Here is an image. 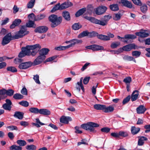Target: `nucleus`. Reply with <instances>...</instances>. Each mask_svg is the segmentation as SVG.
Listing matches in <instances>:
<instances>
[{
    "instance_id": "obj_22",
    "label": "nucleus",
    "mask_w": 150,
    "mask_h": 150,
    "mask_svg": "<svg viewBox=\"0 0 150 150\" xmlns=\"http://www.w3.org/2000/svg\"><path fill=\"white\" fill-rule=\"evenodd\" d=\"M62 15L66 21H69L70 20V14L69 12L67 11H63L62 13Z\"/></svg>"
},
{
    "instance_id": "obj_12",
    "label": "nucleus",
    "mask_w": 150,
    "mask_h": 150,
    "mask_svg": "<svg viewBox=\"0 0 150 150\" xmlns=\"http://www.w3.org/2000/svg\"><path fill=\"white\" fill-rule=\"evenodd\" d=\"M62 17H57L53 23H51V26L52 28H54L59 25L62 22Z\"/></svg>"
},
{
    "instance_id": "obj_53",
    "label": "nucleus",
    "mask_w": 150,
    "mask_h": 150,
    "mask_svg": "<svg viewBox=\"0 0 150 150\" xmlns=\"http://www.w3.org/2000/svg\"><path fill=\"white\" fill-rule=\"evenodd\" d=\"M141 54L140 52L135 51L132 52V54L133 56L135 57H139Z\"/></svg>"
},
{
    "instance_id": "obj_24",
    "label": "nucleus",
    "mask_w": 150,
    "mask_h": 150,
    "mask_svg": "<svg viewBox=\"0 0 150 150\" xmlns=\"http://www.w3.org/2000/svg\"><path fill=\"white\" fill-rule=\"evenodd\" d=\"M121 2L123 6L129 8H131L132 7V5L131 2L127 0H121Z\"/></svg>"
},
{
    "instance_id": "obj_57",
    "label": "nucleus",
    "mask_w": 150,
    "mask_h": 150,
    "mask_svg": "<svg viewBox=\"0 0 150 150\" xmlns=\"http://www.w3.org/2000/svg\"><path fill=\"white\" fill-rule=\"evenodd\" d=\"M83 81V78H81L79 82H78L77 83V84L81 87V89L82 91H84V89L83 86L82 82Z\"/></svg>"
},
{
    "instance_id": "obj_48",
    "label": "nucleus",
    "mask_w": 150,
    "mask_h": 150,
    "mask_svg": "<svg viewBox=\"0 0 150 150\" xmlns=\"http://www.w3.org/2000/svg\"><path fill=\"white\" fill-rule=\"evenodd\" d=\"M68 48L67 46H60L55 47L54 49L56 50L60 51L62 50H64Z\"/></svg>"
},
{
    "instance_id": "obj_18",
    "label": "nucleus",
    "mask_w": 150,
    "mask_h": 150,
    "mask_svg": "<svg viewBox=\"0 0 150 150\" xmlns=\"http://www.w3.org/2000/svg\"><path fill=\"white\" fill-rule=\"evenodd\" d=\"M117 37L118 39L121 38L124 39L125 38L126 39L132 40L136 38V36L135 35L131 34H127L125 35L124 37H121L119 36H117Z\"/></svg>"
},
{
    "instance_id": "obj_45",
    "label": "nucleus",
    "mask_w": 150,
    "mask_h": 150,
    "mask_svg": "<svg viewBox=\"0 0 150 150\" xmlns=\"http://www.w3.org/2000/svg\"><path fill=\"white\" fill-rule=\"evenodd\" d=\"M120 44V42H113L111 43L110 47L112 49H115L117 48Z\"/></svg>"
},
{
    "instance_id": "obj_15",
    "label": "nucleus",
    "mask_w": 150,
    "mask_h": 150,
    "mask_svg": "<svg viewBox=\"0 0 150 150\" xmlns=\"http://www.w3.org/2000/svg\"><path fill=\"white\" fill-rule=\"evenodd\" d=\"M60 120L61 122L67 124L69 121L71 120V118L70 117L62 116L60 118Z\"/></svg>"
},
{
    "instance_id": "obj_25",
    "label": "nucleus",
    "mask_w": 150,
    "mask_h": 150,
    "mask_svg": "<svg viewBox=\"0 0 150 150\" xmlns=\"http://www.w3.org/2000/svg\"><path fill=\"white\" fill-rule=\"evenodd\" d=\"M104 105L96 104L93 105L94 108L97 110H102L103 112Z\"/></svg>"
},
{
    "instance_id": "obj_13",
    "label": "nucleus",
    "mask_w": 150,
    "mask_h": 150,
    "mask_svg": "<svg viewBox=\"0 0 150 150\" xmlns=\"http://www.w3.org/2000/svg\"><path fill=\"white\" fill-rule=\"evenodd\" d=\"M114 110V108L112 105H110L108 106H106L104 105L103 112L105 113L111 112Z\"/></svg>"
},
{
    "instance_id": "obj_7",
    "label": "nucleus",
    "mask_w": 150,
    "mask_h": 150,
    "mask_svg": "<svg viewBox=\"0 0 150 150\" xmlns=\"http://www.w3.org/2000/svg\"><path fill=\"white\" fill-rule=\"evenodd\" d=\"M32 62L30 61L23 62L20 64L18 67L20 69H26L31 66Z\"/></svg>"
},
{
    "instance_id": "obj_4",
    "label": "nucleus",
    "mask_w": 150,
    "mask_h": 150,
    "mask_svg": "<svg viewBox=\"0 0 150 150\" xmlns=\"http://www.w3.org/2000/svg\"><path fill=\"white\" fill-rule=\"evenodd\" d=\"M29 33V32L27 31L26 28L25 26H22L20 30L16 32L15 35L12 37V38L13 39H18L22 38Z\"/></svg>"
},
{
    "instance_id": "obj_10",
    "label": "nucleus",
    "mask_w": 150,
    "mask_h": 150,
    "mask_svg": "<svg viewBox=\"0 0 150 150\" xmlns=\"http://www.w3.org/2000/svg\"><path fill=\"white\" fill-rule=\"evenodd\" d=\"M149 32L148 30H146L140 32H137L135 34L137 36L140 37L145 38L148 37L149 35Z\"/></svg>"
},
{
    "instance_id": "obj_35",
    "label": "nucleus",
    "mask_w": 150,
    "mask_h": 150,
    "mask_svg": "<svg viewBox=\"0 0 150 150\" xmlns=\"http://www.w3.org/2000/svg\"><path fill=\"white\" fill-rule=\"evenodd\" d=\"M93 51H98L100 50H103L104 47L101 46L97 45H93Z\"/></svg>"
},
{
    "instance_id": "obj_14",
    "label": "nucleus",
    "mask_w": 150,
    "mask_h": 150,
    "mask_svg": "<svg viewBox=\"0 0 150 150\" xmlns=\"http://www.w3.org/2000/svg\"><path fill=\"white\" fill-rule=\"evenodd\" d=\"M139 95V91L137 90H135L133 91L131 95V98L132 101L136 100Z\"/></svg>"
},
{
    "instance_id": "obj_56",
    "label": "nucleus",
    "mask_w": 150,
    "mask_h": 150,
    "mask_svg": "<svg viewBox=\"0 0 150 150\" xmlns=\"http://www.w3.org/2000/svg\"><path fill=\"white\" fill-rule=\"evenodd\" d=\"M19 103L20 105L25 107H27L29 105V103L26 101H22L20 102Z\"/></svg>"
},
{
    "instance_id": "obj_52",
    "label": "nucleus",
    "mask_w": 150,
    "mask_h": 150,
    "mask_svg": "<svg viewBox=\"0 0 150 150\" xmlns=\"http://www.w3.org/2000/svg\"><path fill=\"white\" fill-rule=\"evenodd\" d=\"M98 33L95 31H93L92 32H90L88 33V37L89 38H92L96 36H97Z\"/></svg>"
},
{
    "instance_id": "obj_37",
    "label": "nucleus",
    "mask_w": 150,
    "mask_h": 150,
    "mask_svg": "<svg viewBox=\"0 0 150 150\" xmlns=\"http://www.w3.org/2000/svg\"><path fill=\"white\" fill-rule=\"evenodd\" d=\"M123 59L124 60H127L128 61H133L135 63L136 62V61L135 59L133 57H132L126 55L123 57Z\"/></svg>"
},
{
    "instance_id": "obj_61",
    "label": "nucleus",
    "mask_w": 150,
    "mask_h": 150,
    "mask_svg": "<svg viewBox=\"0 0 150 150\" xmlns=\"http://www.w3.org/2000/svg\"><path fill=\"white\" fill-rule=\"evenodd\" d=\"M100 130L102 132L108 133L110 132V129L108 127H104L101 128Z\"/></svg>"
},
{
    "instance_id": "obj_36",
    "label": "nucleus",
    "mask_w": 150,
    "mask_h": 150,
    "mask_svg": "<svg viewBox=\"0 0 150 150\" xmlns=\"http://www.w3.org/2000/svg\"><path fill=\"white\" fill-rule=\"evenodd\" d=\"M61 8L60 4L59 3L55 5V6L52 9L51 11V12H55L57 10H62Z\"/></svg>"
},
{
    "instance_id": "obj_1",
    "label": "nucleus",
    "mask_w": 150,
    "mask_h": 150,
    "mask_svg": "<svg viewBox=\"0 0 150 150\" xmlns=\"http://www.w3.org/2000/svg\"><path fill=\"white\" fill-rule=\"evenodd\" d=\"M85 18L92 23L104 26L107 24L108 21L112 18V16L110 15L105 16L103 19L102 20H98L94 17H91L86 16Z\"/></svg>"
},
{
    "instance_id": "obj_40",
    "label": "nucleus",
    "mask_w": 150,
    "mask_h": 150,
    "mask_svg": "<svg viewBox=\"0 0 150 150\" xmlns=\"http://www.w3.org/2000/svg\"><path fill=\"white\" fill-rule=\"evenodd\" d=\"M122 15L120 13L118 12L117 13H115L113 16V19L115 21H118L119 20L122 16Z\"/></svg>"
},
{
    "instance_id": "obj_16",
    "label": "nucleus",
    "mask_w": 150,
    "mask_h": 150,
    "mask_svg": "<svg viewBox=\"0 0 150 150\" xmlns=\"http://www.w3.org/2000/svg\"><path fill=\"white\" fill-rule=\"evenodd\" d=\"M82 41L81 40L77 39H73L71 40V44L67 45L68 48L74 46L75 44L81 43Z\"/></svg>"
},
{
    "instance_id": "obj_62",
    "label": "nucleus",
    "mask_w": 150,
    "mask_h": 150,
    "mask_svg": "<svg viewBox=\"0 0 150 150\" xmlns=\"http://www.w3.org/2000/svg\"><path fill=\"white\" fill-rule=\"evenodd\" d=\"M119 137L120 136L123 137H126L128 135L127 133L126 132H125L121 131L119 132Z\"/></svg>"
},
{
    "instance_id": "obj_33",
    "label": "nucleus",
    "mask_w": 150,
    "mask_h": 150,
    "mask_svg": "<svg viewBox=\"0 0 150 150\" xmlns=\"http://www.w3.org/2000/svg\"><path fill=\"white\" fill-rule=\"evenodd\" d=\"M97 37L98 38L103 40L108 41L109 39L108 37L106 35L102 34L98 35V34Z\"/></svg>"
},
{
    "instance_id": "obj_3",
    "label": "nucleus",
    "mask_w": 150,
    "mask_h": 150,
    "mask_svg": "<svg viewBox=\"0 0 150 150\" xmlns=\"http://www.w3.org/2000/svg\"><path fill=\"white\" fill-rule=\"evenodd\" d=\"M99 126V125L93 122L83 124L81 125V127L83 129L94 132H96V131L95 129V127H97Z\"/></svg>"
},
{
    "instance_id": "obj_9",
    "label": "nucleus",
    "mask_w": 150,
    "mask_h": 150,
    "mask_svg": "<svg viewBox=\"0 0 150 150\" xmlns=\"http://www.w3.org/2000/svg\"><path fill=\"white\" fill-rule=\"evenodd\" d=\"M48 29V28L46 26H42L36 28L35 30V32L36 33H43L46 32Z\"/></svg>"
},
{
    "instance_id": "obj_29",
    "label": "nucleus",
    "mask_w": 150,
    "mask_h": 150,
    "mask_svg": "<svg viewBox=\"0 0 150 150\" xmlns=\"http://www.w3.org/2000/svg\"><path fill=\"white\" fill-rule=\"evenodd\" d=\"M147 140V138L146 137L142 136L139 139L138 144L139 146H142L144 144V141H146Z\"/></svg>"
},
{
    "instance_id": "obj_17",
    "label": "nucleus",
    "mask_w": 150,
    "mask_h": 150,
    "mask_svg": "<svg viewBox=\"0 0 150 150\" xmlns=\"http://www.w3.org/2000/svg\"><path fill=\"white\" fill-rule=\"evenodd\" d=\"M73 5V4L69 1L65 2L60 5L62 10L64 9Z\"/></svg>"
},
{
    "instance_id": "obj_23",
    "label": "nucleus",
    "mask_w": 150,
    "mask_h": 150,
    "mask_svg": "<svg viewBox=\"0 0 150 150\" xmlns=\"http://www.w3.org/2000/svg\"><path fill=\"white\" fill-rule=\"evenodd\" d=\"M23 113L22 112L16 111L15 112L13 116L17 118L20 120H22L23 118Z\"/></svg>"
},
{
    "instance_id": "obj_30",
    "label": "nucleus",
    "mask_w": 150,
    "mask_h": 150,
    "mask_svg": "<svg viewBox=\"0 0 150 150\" xmlns=\"http://www.w3.org/2000/svg\"><path fill=\"white\" fill-rule=\"evenodd\" d=\"M46 15L45 14H41L36 16L35 21H39L44 19L46 17Z\"/></svg>"
},
{
    "instance_id": "obj_55",
    "label": "nucleus",
    "mask_w": 150,
    "mask_h": 150,
    "mask_svg": "<svg viewBox=\"0 0 150 150\" xmlns=\"http://www.w3.org/2000/svg\"><path fill=\"white\" fill-rule=\"evenodd\" d=\"M132 81V79L130 77H128L125 78L123 80V82L126 83V84H130V82Z\"/></svg>"
},
{
    "instance_id": "obj_38",
    "label": "nucleus",
    "mask_w": 150,
    "mask_h": 150,
    "mask_svg": "<svg viewBox=\"0 0 150 150\" xmlns=\"http://www.w3.org/2000/svg\"><path fill=\"white\" fill-rule=\"evenodd\" d=\"M57 17V16L56 15L52 14L49 16V20L51 22V23H53Z\"/></svg>"
},
{
    "instance_id": "obj_5",
    "label": "nucleus",
    "mask_w": 150,
    "mask_h": 150,
    "mask_svg": "<svg viewBox=\"0 0 150 150\" xmlns=\"http://www.w3.org/2000/svg\"><path fill=\"white\" fill-rule=\"evenodd\" d=\"M107 9V7L103 6H100L94 9V12L96 15H100L104 13Z\"/></svg>"
},
{
    "instance_id": "obj_20",
    "label": "nucleus",
    "mask_w": 150,
    "mask_h": 150,
    "mask_svg": "<svg viewBox=\"0 0 150 150\" xmlns=\"http://www.w3.org/2000/svg\"><path fill=\"white\" fill-rule=\"evenodd\" d=\"M39 113L44 115H48L50 114V111L47 109H41L39 110Z\"/></svg>"
},
{
    "instance_id": "obj_11",
    "label": "nucleus",
    "mask_w": 150,
    "mask_h": 150,
    "mask_svg": "<svg viewBox=\"0 0 150 150\" xmlns=\"http://www.w3.org/2000/svg\"><path fill=\"white\" fill-rule=\"evenodd\" d=\"M136 45L135 44H130L123 47L122 49L125 51H129L132 49H136Z\"/></svg>"
},
{
    "instance_id": "obj_60",
    "label": "nucleus",
    "mask_w": 150,
    "mask_h": 150,
    "mask_svg": "<svg viewBox=\"0 0 150 150\" xmlns=\"http://www.w3.org/2000/svg\"><path fill=\"white\" fill-rule=\"evenodd\" d=\"M140 9L142 12L145 13L147 10V7L146 5H144L141 6Z\"/></svg>"
},
{
    "instance_id": "obj_21",
    "label": "nucleus",
    "mask_w": 150,
    "mask_h": 150,
    "mask_svg": "<svg viewBox=\"0 0 150 150\" xmlns=\"http://www.w3.org/2000/svg\"><path fill=\"white\" fill-rule=\"evenodd\" d=\"M136 110L138 114H141L144 112L146 110V109L144 106L141 105L137 108Z\"/></svg>"
},
{
    "instance_id": "obj_42",
    "label": "nucleus",
    "mask_w": 150,
    "mask_h": 150,
    "mask_svg": "<svg viewBox=\"0 0 150 150\" xmlns=\"http://www.w3.org/2000/svg\"><path fill=\"white\" fill-rule=\"evenodd\" d=\"M10 149L11 150H22V148L20 146H16V145H13L10 147Z\"/></svg>"
},
{
    "instance_id": "obj_44",
    "label": "nucleus",
    "mask_w": 150,
    "mask_h": 150,
    "mask_svg": "<svg viewBox=\"0 0 150 150\" xmlns=\"http://www.w3.org/2000/svg\"><path fill=\"white\" fill-rule=\"evenodd\" d=\"M26 149L28 150H36V146L33 144L28 145L26 146Z\"/></svg>"
},
{
    "instance_id": "obj_63",
    "label": "nucleus",
    "mask_w": 150,
    "mask_h": 150,
    "mask_svg": "<svg viewBox=\"0 0 150 150\" xmlns=\"http://www.w3.org/2000/svg\"><path fill=\"white\" fill-rule=\"evenodd\" d=\"M130 98L131 96H127V97L125 98L123 100V104L125 105L127 103H128L129 101Z\"/></svg>"
},
{
    "instance_id": "obj_8",
    "label": "nucleus",
    "mask_w": 150,
    "mask_h": 150,
    "mask_svg": "<svg viewBox=\"0 0 150 150\" xmlns=\"http://www.w3.org/2000/svg\"><path fill=\"white\" fill-rule=\"evenodd\" d=\"M45 56H39L32 63V65H36L40 64L45 59Z\"/></svg>"
},
{
    "instance_id": "obj_47",
    "label": "nucleus",
    "mask_w": 150,
    "mask_h": 150,
    "mask_svg": "<svg viewBox=\"0 0 150 150\" xmlns=\"http://www.w3.org/2000/svg\"><path fill=\"white\" fill-rule=\"evenodd\" d=\"M7 70L12 72L14 73L17 71L16 69L13 67H7Z\"/></svg>"
},
{
    "instance_id": "obj_59",
    "label": "nucleus",
    "mask_w": 150,
    "mask_h": 150,
    "mask_svg": "<svg viewBox=\"0 0 150 150\" xmlns=\"http://www.w3.org/2000/svg\"><path fill=\"white\" fill-rule=\"evenodd\" d=\"M7 128L11 131H13L14 130H17L18 128L17 127L15 126L11 125L7 127Z\"/></svg>"
},
{
    "instance_id": "obj_2",
    "label": "nucleus",
    "mask_w": 150,
    "mask_h": 150,
    "mask_svg": "<svg viewBox=\"0 0 150 150\" xmlns=\"http://www.w3.org/2000/svg\"><path fill=\"white\" fill-rule=\"evenodd\" d=\"M38 44H35L30 45H27L25 47L21 48V51L18 54V57L20 58H22L26 56H30V53L31 50L34 49L38 47Z\"/></svg>"
},
{
    "instance_id": "obj_58",
    "label": "nucleus",
    "mask_w": 150,
    "mask_h": 150,
    "mask_svg": "<svg viewBox=\"0 0 150 150\" xmlns=\"http://www.w3.org/2000/svg\"><path fill=\"white\" fill-rule=\"evenodd\" d=\"M33 79L36 83L38 84L40 83V82L39 80V76L38 75L36 74L35 75H34Z\"/></svg>"
},
{
    "instance_id": "obj_28",
    "label": "nucleus",
    "mask_w": 150,
    "mask_h": 150,
    "mask_svg": "<svg viewBox=\"0 0 150 150\" xmlns=\"http://www.w3.org/2000/svg\"><path fill=\"white\" fill-rule=\"evenodd\" d=\"M26 27L29 28H35L36 27V26L35 23L34 22L31 20H29L28 22L26 23Z\"/></svg>"
},
{
    "instance_id": "obj_26",
    "label": "nucleus",
    "mask_w": 150,
    "mask_h": 150,
    "mask_svg": "<svg viewBox=\"0 0 150 150\" xmlns=\"http://www.w3.org/2000/svg\"><path fill=\"white\" fill-rule=\"evenodd\" d=\"M49 51L47 48H44L41 49L39 52L40 56H45V55L47 54Z\"/></svg>"
},
{
    "instance_id": "obj_31",
    "label": "nucleus",
    "mask_w": 150,
    "mask_h": 150,
    "mask_svg": "<svg viewBox=\"0 0 150 150\" xmlns=\"http://www.w3.org/2000/svg\"><path fill=\"white\" fill-rule=\"evenodd\" d=\"M140 130V128L139 127L136 128L135 126L131 127V131L132 134L134 135L137 134Z\"/></svg>"
},
{
    "instance_id": "obj_49",
    "label": "nucleus",
    "mask_w": 150,
    "mask_h": 150,
    "mask_svg": "<svg viewBox=\"0 0 150 150\" xmlns=\"http://www.w3.org/2000/svg\"><path fill=\"white\" fill-rule=\"evenodd\" d=\"M2 107L4 110L8 111L11 110V106L5 103L3 105Z\"/></svg>"
},
{
    "instance_id": "obj_19",
    "label": "nucleus",
    "mask_w": 150,
    "mask_h": 150,
    "mask_svg": "<svg viewBox=\"0 0 150 150\" xmlns=\"http://www.w3.org/2000/svg\"><path fill=\"white\" fill-rule=\"evenodd\" d=\"M38 44L39 45L38 47L35 48L34 49L31 50H32V51L31 52L30 51V56L31 55L33 57L35 56L41 49V47L40 45L38 44Z\"/></svg>"
},
{
    "instance_id": "obj_27",
    "label": "nucleus",
    "mask_w": 150,
    "mask_h": 150,
    "mask_svg": "<svg viewBox=\"0 0 150 150\" xmlns=\"http://www.w3.org/2000/svg\"><path fill=\"white\" fill-rule=\"evenodd\" d=\"M86 8H83L79 9L75 14L76 17H77L82 15L86 11Z\"/></svg>"
},
{
    "instance_id": "obj_43",
    "label": "nucleus",
    "mask_w": 150,
    "mask_h": 150,
    "mask_svg": "<svg viewBox=\"0 0 150 150\" xmlns=\"http://www.w3.org/2000/svg\"><path fill=\"white\" fill-rule=\"evenodd\" d=\"M17 143L20 146H24L26 144V142L25 141L21 139L18 140Z\"/></svg>"
},
{
    "instance_id": "obj_54",
    "label": "nucleus",
    "mask_w": 150,
    "mask_h": 150,
    "mask_svg": "<svg viewBox=\"0 0 150 150\" xmlns=\"http://www.w3.org/2000/svg\"><path fill=\"white\" fill-rule=\"evenodd\" d=\"M29 20H33L35 21L36 16H35L33 13H32L29 14L28 16Z\"/></svg>"
},
{
    "instance_id": "obj_46",
    "label": "nucleus",
    "mask_w": 150,
    "mask_h": 150,
    "mask_svg": "<svg viewBox=\"0 0 150 150\" xmlns=\"http://www.w3.org/2000/svg\"><path fill=\"white\" fill-rule=\"evenodd\" d=\"M13 98L15 99H22L23 96L20 94L17 93L14 95Z\"/></svg>"
},
{
    "instance_id": "obj_34",
    "label": "nucleus",
    "mask_w": 150,
    "mask_h": 150,
    "mask_svg": "<svg viewBox=\"0 0 150 150\" xmlns=\"http://www.w3.org/2000/svg\"><path fill=\"white\" fill-rule=\"evenodd\" d=\"M35 0H30L27 4V7L28 8H32L35 4Z\"/></svg>"
},
{
    "instance_id": "obj_39",
    "label": "nucleus",
    "mask_w": 150,
    "mask_h": 150,
    "mask_svg": "<svg viewBox=\"0 0 150 150\" xmlns=\"http://www.w3.org/2000/svg\"><path fill=\"white\" fill-rule=\"evenodd\" d=\"M81 27L82 25L79 23H75L72 25V29L75 30H78Z\"/></svg>"
},
{
    "instance_id": "obj_50",
    "label": "nucleus",
    "mask_w": 150,
    "mask_h": 150,
    "mask_svg": "<svg viewBox=\"0 0 150 150\" xmlns=\"http://www.w3.org/2000/svg\"><path fill=\"white\" fill-rule=\"evenodd\" d=\"M88 33L87 31H83L78 36L79 38H81L87 36H88Z\"/></svg>"
},
{
    "instance_id": "obj_41",
    "label": "nucleus",
    "mask_w": 150,
    "mask_h": 150,
    "mask_svg": "<svg viewBox=\"0 0 150 150\" xmlns=\"http://www.w3.org/2000/svg\"><path fill=\"white\" fill-rule=\"evenodd\" d=\"M29 111L32 113L37 114L39 113V110L36 108H31L29 109Z\"/></svg>"
},
{
    "instance_id": "obj_64",
    "label": "nucleus",
    "mask_w": 150,
    "mask_h": 150,
    "mask_svg": "<svg viewBox=\"0 0 150 150\" xmlns=\"http://www.w3.org/2000/svg\"><path fill=\"white\" fill-rule=\"evenodd\" d=\"M21 22V21L20 19H16L13 22V23L16 26L18 25Z\"/></svg>"
},
{
    "instance_id": "obj_32",
    "label": "nucleus",
    "mask_w": 150,
    "mask_h": 150,
    "mask_svg": "<svg viewBox=\"0 0 150 150\" xmlns=\"http://www.w3.org/2000/svg\"><path fill=\"white\" fill-rule=\"evenodd\" d=\"M110 9L113 11H116L119 10V7L118 4H113L110 5Z\"/></svg>"
},
{
    "instance_id": "obj_51",
    "label": "nucleus",
    "mask_w": 150,
    "mask_h": 150,
    "mask_svg": "<svg viewBox=\"0 0 150 150\" xmlns=\"http://www.w3.org/2000/svg\"><path fill=\"white\" fill-rule=\"evenodd\" d=\"M14 93V90L12 89L6 90V94L8 96H11L13 95Z\"/></svg>"
},
{
    "instance_id": "obj_6",
    "label": "nucleus",
    "mask_w": 150,
    "mask_h": 150,
    "mask_svg": "<svg viewBox=\"0 0 150 150\" xmlns=\"http://www.w3.org/2000/svg\"><path fill=\"white\" fill-rule=\"evenodd\" d=\"M11 33H8L6 34L3 38L1 44L3 45H5L8 43L11 40Z\"/></svg>"
}]
</instances>
